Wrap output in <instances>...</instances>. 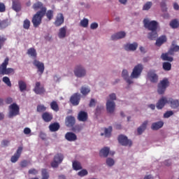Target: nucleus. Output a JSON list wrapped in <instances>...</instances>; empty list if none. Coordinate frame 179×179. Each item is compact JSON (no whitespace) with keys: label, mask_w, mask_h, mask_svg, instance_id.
<instances>
[{"label":"nucleus","mask_w":179,"mask_h":179,"mask_svg":"<svg viewBox=\"0 0 179 179\" xmlns=\"http://www.w3.org/2000/svg\"><path fill=\"white\" fill-rule=\"evenodd\" d=\"M142 71H143V65L138 64L133 69V71L131 73V77H129L127 70L122 71V76L124 79V80H126L128 85H132V83H134L132 79H138V78H139V76L141 75Z\"/></svg>","instance_id":"nucleus-1"},{"label":"nucleus","mask_w":179,"mask_h":179,"mask_svg":"<svg viewBox=\"0 0 179 179\" xmlns=\"http://www.w3.org/2000/svg\"><path fill=\"white\" fill-rule=\"evenodd\" d=\"M143 24L144 27L150 31L148 34V38H149V40H156L159 36V34H157L159 23L155 20L150 21L148 19H144Z\"/></svg>","instance_id":"nucleus-2"},{"label":"nucleus","mask_w":179,"mask_h":179,"mask_svg":"<svg viewBox=\"0 0 179 179\" xmlns=\"http://www.w3.org/2000/svg\"><path fill=\"white\" fill-rule=\"evenodd\" d=\"M8 65H9V57H6L0 65V75H10V73H15V69L7 68Z\"/></svg>","instance_id":"nucleus-3"},{"label":"nucleus","mask_w":179,"mask_h":179,"mask_svg":"<svg viewBox=\"0 0 179 179\" xmlns=\"http://www.w3.org/2000/svg\"><path fill=\"white\" fill-rule=\"evenodd\" d=\"M109 99L106 102V110L110 114H113L115 110V102L114 100H117V96L113 93L109 95Z\"/></svg>","instance_id":"nucleus-4"},{"label":"nucleus","mask_w":179,"mask_h":179,"mask_svg":"<svg viewBox=\"0 0 179 179\" xmlns=\"http://www.w3.org/2000/svg\"><path fill=\"white\" fill-rule=\"evenodd\" d=\"M178 51L179 46L175 45L173 48H171L167 53H162L161 58L163 61H169V62H173V57H169V55H174V53Z\"/></svg>","instance_id":"nucleus-5"},{"label":"nucleus","mask_w":179,"mask_h":179,"mask_svg":"<svg viewBox=\"0 0 179 179\" xmlns=\"http://www.w3.org/2000/svg\"><path fill=\"white\" fill-rule=\"evenodd\" d=\"M44 16H45V14H43L42 12H36V13L33 16L31 20L34 27L37 28L40 24H41V22Z\"/></svg>","instance_id":"nucleus-6"},{"label":"nucleus","mask_w":179,"mask_h":179,"mask_svg":"<svg viewBox=\"0 0 179 179\" xmlns=\"http://www.w3.org/2000/svg\"><path fill=\"white\" fill-rule=\"evenodd\" d=\"M64 154L62 153H57L55 155L54 158H53V161L51 162V166L53 169H57V167H58V166H59V164H61V163H62V162H64Z\"/></svg>","instance_id":"nucleus-7"},{"label":"nucleus","mask_w":179,"mask_h":179,"mask_svg":"<svg viewBox=\"0 0 179 179\" xmlns=\"http://www.w3.org/2000/svg\"><path fill=\"white\" fill-rule=\"evenodd\" d=\"M20 108L19 106L16 103H13L9 106V113L8 117L10 118H13V117H16V115H19L20 114Z\"/></svg>","instance_id":"nucleus-8"},{"label":"nucleus","mask_w":179,"mask_h":179,"mask_svg":"<svg viewBox=\"0 0 179 179\" xmlns=\"http://www.w3.org/2000/svg\"><path fill=\"white\" fill-rule=\"evenodd\" d=\"M169 79L167 78H164L160 81V83L158 84L157 90L159 94H164V92H166V89L169 87Z\"/></svg>","instance_id":"nucleus-9"},{"label":"nucleus","mask_w":179,"mask_h":179,"mask_svg":"<svg viewBox=\"0 0 179 179\" xmlns=\"http://www.w3.org/2000/svg\"><path fill=\"white\" fill-rule=\"evenodd\" d=\"M74 75L77 78H83V76H86V70L82 65H78L74 69Z\"/></svg>","instance_id":"nucleus-10"},{"label":"nucleus","mask_w":179,"mask_h":179,"mask_svg":"<svg viewBox=\"0 0 179 179\" xmlns=\"http://www.w3.org/2000/svg\"><path fill=\"white\" fill-rule=\"evenodd\" d=\"M117 140L119 143H120V145H122V146H132V141L128 139V137H127V136L121 134L118 136Z\"/></svg>","instance_id":"nucleus-11"},{"label":"nucleus","mask_w":179,"mask_h":179,"mask_svg":"<svg viewBox=\"0 0 179 179\" xmlns=\"http://www.w3.org/2000/svg\"><path fill=\"white\" fill-rule=\"evenodd\" d=\"M34 10H38L37 12H42V13L45 14L47 12V8L44 6V4L41 1H37L34 3L32 6ZM40 9V10H39Z\"/></svg>","instance_id":"nucleus-12"},{"label":"nucleus","mask_w":179,"mask_h":179,"mask_svg":"<svg viewBox=\"0 0 179 179\" xmlns=\"http://www.w3.org/2000/svg\"><path fill=\"white\" fill-rule=\"evenodd\" d=\"M147 78L152 83H157L159 80V76L155 70H150L147 73Z\"/></svg>","instance_id":"nucleus-13"},{"label":"nucleus","mask_w":179,"mask_h":179,"mask_svg":"<svg viewBox=\"0 0 179 179\" xmlns=\"http://www.w3.org/2000/svg\"><path fill=\"white\" fill-rule=\"evenodd\" d=\"M33 65H34V66L37 68L38 73H39L40 75H43V73H44V69H45L44 63L41 62L37 59H34L33 62Z\"/></svg>","instance_id":"nucleus-14"},{"label":"nucleus","mask_w":179,"mask_h":179,"mask_svg":"<svg viewBox=\"0 0 179 179\" xmlns=\"http://www.w3.org/2000/svg\"><path fill=\"white\" fill-rule=\"evenodd\" d=\"M64 20H65V18L64 17V14L58 13L56 16L54 24L55 26H56V27H59V26H62V24H64Z\"/></svg>","instance_id":"nucleus-15"},{"label":"nucleus","mask_w":179,"mask_h":179,"mask_svg":"<svg viewBox=\"0 0 179 179\" xmlns=\"http://www.w3.org/2000/svg\"><path fill=\"white\" fill-rule=\"evenodd\" d=\"M70 102L73 106H79L80 103V95L79 93L73 94L70 98Z\"/></svg>","instance_id":"nucleus-16"},{"label":"nucleus","mask_w":179,"mask_h":179,"mask_svg":"<svg viewBox=\"0 0 179 179\" xmlns=\"http://www.w3.org/2000/svg\"><path fill=\"white\" fill-rule=\"evenodd\" d=\"M22 152H23V147H19L16 151V152L11 157L10 162L11 163H16L19 160L20 155H22Z\"/></svg>","instance_id":"nucleus-17"},{"label":"nucleus","mask_w":179,"mask_h":179,"mask_svg":"<svg viewBox=\"0 0 179 179\" xmlns=\"http://www.w3.org/2000/svg\"><path fill=\"white\" fill-rule=\"evenodd\" d=\"M40 86H41V83L40 82H36L33 90L36 94H44V93H45V89H44V87Z\"/></svg>","instance_id":"nucleus-18"},{"label":"nucleus","mask_w":179,"mask_h":179,"mask_svg":"<svg viewBox=\"0 0 179 179\" xmlns=\"http://www.w3.org/2000/svg\"><path fill=\"white\" fill-rule=\"evenodd\" d=\"M169 103V101L167 99V98H166L165 96H163L162 99H160L158 102L156 104V107L157 108V110H162L164 106H166V104H167Z\"/></svg>","instance_id":"nucleus-19"},{"label":"nucleus","mask_w":179,"mask_h":179,"mask_svg":"<svg viewBox=\"0 0 179 179\" xmlns=\"http://www.w3.org/2000/svg\"><path fill=\"white\" fill-rule=\"evenodd\" d=\"M76 122V120L75 119V117L69 115L66 117L65 124L66 127H73Z\"/></svg>","instance_id":"nucleus-20"},{"label":"nucleus","mask_w":179,"mask_h":179,"mask_svg":"<svg viewBox=\"0 0 179 179\" xmlns=\"http://www.w3.org/2000/svg\"><path fill=\"white\" fill-rule=\"evenodd\" d=\"M127 36V34L124 31H120L116 34H114L111 36V40L115 41L117 40H120L121 38H124Z\"/></svg>","instance_id":"nucleus-21"},{"label":"nucleus","mask_w":179,"mask_h":179,"mask_svg":"<svg viewBox=\"0 0 179 179\" xmlns=\"http://www.w3.org/2000/svg\"><path fill=\"white\" fill-rule=\"evenodd\" d=\"M65 139H66V141H69V142H75V141L78 139V136L74 133L67 132L65 134Z\"/></svg>","instance_id":"nucleus-22"},{"label":"nucleus","mask_w":179,"mask_h":179,"mask_svg":"<svg viewBox=\"0 0 179 179\" xmlns=\"http://www.w3.org/2000/svg\"><path fill=\"white\" fill-rule=\"evenodd\" d=\"M12 8L15 12H20L22 10V4L19 0H13Z\"/></svg>","instance_id":"nucleus-23"},{"label":"nucleus","mask_w":179,"mask_h":179,"mask_svg":"<svg viewBox=\"0 0 179 179\" xmlns=\"http://www.w3.org/2000/svg\"><path fill=\"white\" fill-rule=\"evenodd\" d=\"M52 115L48 112H44L42 114V120H43L45 122H51V121H52Z\"/></svg>","instance_id":"nucleus-24"},{"label":"nucleus","mask_w":179,"mask_h":179,"mask_svg":"<svg viewBox=\"0 0 179 179\" xmlns=\"http://www.w3.org/2000/svg\"><path fill=\"white\" fill-rule=\"evenodd\" d=\"M78 120L82 122L87 121V113L83 110L80 111L78 115Z\"/></svg>","instance_id":"nucleus-25"},{"label":"nucleus","mask_w":179,"mask_h":179,"mask_svg":"<svg viewBox=\"0 0 179 179\" xmlns=\"http://www.w3.org/2000/svg\"><path fill=\"white\" fill-rule=\"evenodd\" d=\"M163 125H164V122H163V121L154 122L151 125V129H152V131H157L160 129V128H163Z\"/></svg>","instance_id":"nucleus-26"},{"label":"nucleus","mask_w":179,"mask_h":179,"mask_svg":"<svg viewBox=\"0 0 179 179\" xmlns=\"http://www.w3.org/2000/svg\"><path fill=\"white\" fill-rule=\"evenodd\" d=\"M148 123V120L144 121L143 124L137 129L138 135H142V134H143V132L146 130Z\"/></svg>","instance_id":"nucleus-27"},{"label":"nucleus","mask_w":179,"mask_h":179,"mask_svg":"<svg viewBox=\"0 0 179 179\" xmlns=\"http://www.w3.org/2000/svg\"><path fill=\"white\" fill-rule=\"evenodd\" d=\"M59 128H61V126L59 125V123H58V122L51 123L49 125V129H50V132H57V131L59 130Z\"/></svg>","instance_id":"nucleus-28"},{"label":"nucleus","mask_w":179,"mask_h":179,"mask_svg":"<svg viewBox=\"0 0 179 179\" xmlns=\"http://www.w3.org/2000/svg\"><path fill=\"white\" fill-rule=\"evenodd\" d=\"M171 104V108H178L179 107V101L178 99H173L169 98L168 99V104Z\"/></svg>","instance_id":"nucleus-29"},{"label":"nucleus","mask_w":179,"mask_h":179,"mask_svg":"<svg viewBox=\"0 0 179 179\" xmlns=\"http://www.w3.org/2000/svg\"><path fill=\"white\" fill-rule=\"evenodd\" d=\"M110 153V148L104 147L99 152V156L101 157H107Z\"/></svg>","instance_id":"nucleus-30"},{"label":"nucleus","mask_w":179,"mask_h":179,"mask_svg":"<svg viewBox=\"0 0 179 179\" xmlns=\"http://www.w3.org/2000/svg\"><path fill=\"white\" fill-rule=\"evenodd\" d=\"M58 37L59 38H65L66 37V27H63L59 29Z\"/></svg>","instance_id":"nucleus-31"},{"label":"nucleus","mask_w":179,"mask_h":179,"mask_svg":"<svg viewBox=\"0 0 179 179\" xmlns=\"http://www.w3.org/2000/svg\"><path fill=\"white\" fill-rule=\"evenodd\" d=\"M167 41V37L165 35H162L159 36L156 41L157 45H162V44H164Z\"/></svg>","instance_id":"nucleus-32"},{"label":"nucleus","mask_w":179,"mask_h":179,"mask_svg":"<svg viewBox=\"0 0 179 179\" xmlns=\"http://www.w3.org/2000/svg\"><path fill=\"white\" fill-rule=\"evenodd\" d=\"M27 54L29 55V57H31L34 58V59H36L37 58V52L36 51V49L31 48L27 50Z\"/></svg>","instance_id":"nucleus-33"},{"label":"nucleus","mask_w":179,"mask_h":179,"mask_svg":"<svg viewBox=\"0 0 179 179\" xmlns=\"http://www.w3.org/2000/svg\"><path fill=\"white\" fill-rule=\"evenodd\" d=\"M18 86L20 92H24L27 89V84L23 80L18 81Z\"/></svg>","instance_id":"nucleus-34"},{"label":"nucleus","mask_w":179,"mask_h":179,"mask_svg":"<svg viewBox=\"0 0 179 179\" xmlns=\"http://www.w3.org/2000/svg\"><path fill=\"white\" fill-rule=\"evenodd\" d=\"M73 169L76 171L82 170V164H80V162H79L78 161H74V162H73Z\"/></svg>","instance_id":"nucleus-35"},{"label":"nucleus","mask_w":179,"mask_h":179,"mask_svg":"<svg viewBox=\"0 0 179 179\" xmlns=\"http://www.w3.org/2000/svg\"><path fill=\"white\" fill-rule=\"evenodd\" d=\"M80 93L83 96H87L90 93V88L87 87H81Z\"/></svg>","instance_id":"nucleus-36"},{"label":"nucleus","mask_w":179,"mask_h":179,"mask_svg":"<svg viewBox=\"0 0 179 179\" xmlns=\"http://www.w3.org/2000/svg\"><path fill=\"white\" fill-rule=\"evenodd\" d=\"M50 107L53 111H59V107L58 106V103L55 101H52L50 103Z\"/></svg>","instance_id":"nucleus-37"},{"label":"nucleus","mask_w":179,"mask_h":179,"mask_svg":"<svg viewBox=\"0 0 179 179\" xmlns=\"http://www.w3.org/2000/svg\"><path fill=\"white\" fill-rule=\"evenodd\" d=\"M45 15L49 21L52 20V18L54 17V10H48V11H46Z\"/></svg>","instance_id":"nucleus-38"},{"label":"nucleus","mask_w":179,"mask_h":179,"mask_svg":"<svg viewBox=\"0 0 179 179\" xmlns=\"http://www.w3.org/2000/svg\"><path fill=\"white\" fill-rule=\"evenodd\" d=\"M170 26L172 29H177L179 27V22L177 19H174L170 22Z\"/></svg>","instance_id":"nucleus-39"},{"label":"nucleus","mask_w":179,"mask_h":179,"mask_svg":"<svg viewBox=\"0 0 179 179\" xmlns=\"http://www.w3.org/2000/svg\"><path fill=\"white\" fill-rule=\"evenodd\" d=\"M111 132H113V127L110 126L108 128H105V136L110 138L111 136Z\"/></svg>","instance_id":"nucleus-40"},{"label":"nucleus","mask_w":179,"mask_h":179,"mask_svg":"<svg viewBox=\"0 0 179 179\" xmlns=\"http://www.w3.org/2000/svg\"><path fill=\"white\" fill-rule=\"evenodd\" d=\"M162 67L164 71H171V64L170 62H164Z\"/></svg>","instance_id":"nucleus-41"},{"label":"nucleus","mask_w":179,"mask_h":179,"mask_svg":"<svg viewBox=\"0 0 179 179\" xmlns=\"http://www.w3.org/2000/svg\"><path fill=\"white\" fill-rule=\"evenodd\" d=\"M41 173H42V179L50 178V174L47 171V169H42Z\"/></svg>","instance_id":"nucleus-42"},{"label":"nucleus","mask_w":179,"mask_h":179,"mask_svg":"<svg viewBox=\"0 0 179 179\" xmlns=\"http://www.w3.org/2000/svg\"><path fill=\"white\" fill-rule=\"evenodd\" d=\"M23 28L25 29V30H29L30 29V20L29 19L24 20Z\"/></svg>","instance_id":"nucleus-43"},{"label":"nucleus","mask_w":179,"mask_h":179,"mask_svg":"<svg viewBox=\"0 0 179 179\" xmlns=\"http://www.w3.org/2000/svg\"><path fill=\"white\" fill-rule=\"evenodd\" d=\"M81 27H87L89 26V20L84 18L80 22Z\"/></svg>","instance_id":"nucleus-44"},{"label":"nucleus","mask_w":179,"mask_h":179,"mask_svg":"<svg viewBox=\"0 0 179 179\" xmlns=\"http://www.w3.org/2000/svg\"><path fill=\"white\" fill-rule=\"evenodd\" d=\"M137 45H125L124 50L126 51H135L137 48Z\"/></svg>","instance_id":"nucleus-45"},{"label":"nucleus","mask_w":179,"mask_h":179,"mask_svg":"<svg viewBox=\"0 0 179 179\" xmlns=\"http://www.w3.org/2000/svg\"><path fill=\"white\" fill-rule=\"evenodd\" d=\"M38 113H44L47 110V107L44 105H38L36 108Z\"/></svg>","instance_id":"nucleus-46"},{"label":"nucleus","mask_w":179,"mask_h":179,"mask_svg":"<svg viewBox=\"0 0 179 179\" xmlns=\"http://www.w3.org/2000/svg\"><path fill=\"white\" fill-rule=\"evenodd\" d=\"M2 81L7 85L9 87L12 86V83H10V79H9V77H3L2 79Z\"/></svg>","instance_id":"nucleus-47"},{"label":"nucleus","mask_w":179,"mask_h":179,"mask_svg":"<svg viewBox=\"0 0 179 179\" xmlns=\"http://www.w3.org/2000/svg\"><path fill=\"white\" fill-rule=\"evenodd\" d=\"M152 2L151 1H148L147 3H145L143 7V10H149V9H150V8H152Z\"/></svg>","instance_id":"nucleus-48"},{"label":"nucleus","mask_w":179,"mask_h":179,"mask_svg":"<svg viewBox=\"0 0 179 179\" xmlns=\"http://www.w3.org/2000/svg\"><path fill=\"white\" fill-rule=\"evenodd\" d=\"M115 164V162L112 158H108L106 159V164L108 166V167H113L114 164Z\"/></svg>","instance_id":"nucleus-49"},{"label":"nucleus","mask_w":179,"mask_h":179,"mask_svg":"<svg viewBox=\"0 0 179 179\" xmlns=\"http://www.w3.org/2000/svg\"><path fill=\"white\" fill-rule=\"evenodd\" d=\"M29 164H30V162L26 160V159H24L22 160L20 164V167H22V169H24L26 167H27V166H29Z\"/></svg>","instance_id":"nucleus-50"},{"label":"nucleus","mask_w":179,"mask_h":179,"mask_svg":"<svg viewBox=\"0 0 179 179\" xmlns=\"http://www.w3.org/2000/svg\"><path fill=\"white\" fill-rule=\"evenodd\" d=\"M8 27V22L6 20L0 21V30Z\"/></svg>","instance_id":"nucleus-51"},{"label":"nucleus","mask_w":179,"mask_h":179,"mask_svg":"<svg viewBox=\"0 0 179 179\" xmlns=\"http://www.w3.org/2000/svg\"><path fill=\"white\" fill-rule=\"evenodd\" d=\"M82 129H83V127H82V125H80V124H76L73 128V131H74V132H80V131H82Z\"/></svg>","instance_id":"nucleus-52"},{"label":"nucleus","mask_w":179,"mask_h":179,"mask_svg":"<svg viewBox=\"0 0 179 179\" xmlns=\"http://www.w3.org/2000/svg\"><path fill=\"white\" fill-rule=\"evenodd\" d=\"M160 6L162 12H167V4L165 3V1L161 2Z\"/></svg>","instance_id":"nucleus-53"},{"label":"nucleus","mask_w":179,"mask_h":179,"mask_svg":"<svg viewBox=\"0 0 179 179\" xmlns=\"http://www.w3.org/2000/svg\"><path fill=\"white\" fill-rule=\"evenodd\" d=\"M87 174H88V172H87V170L86 169H83L78 173V175L80 177H85V176H87Z\"/></svg>","instance_id":"nucleus-54"},{"label":"nucleus","mask_w":179,"mask_h":179,"mask_svg":"<svg viewBox=\"0 0 179 179\" xmlns=\"http://www.w3.org/2000/svg\"><path fill=\"white\" fill-rule=\"evenodd\" d=\"M174 115V113L173 112V110L166 111L164 114V118H170V117H171V115Z\"/></svg>","instance_id":"nucleus-55"},{"label":"nucleus","mask_w":179,"mask_h":179,"mask_svg":"<svg viewBox=\"0 0 179 179\" xmlns=\"http://www.w3.org/2000/svg\"><path fill=\"white\" fill-rule=\"evenodd\" d=\"M29 174H32L33 176H36V174H38V171L36 169H31L28 171Z\"/></svg>","instance_id":"nucleus-56"},{"label":"nucleus","mask_w":179,"mask_h":179,"mask_svg":"<svg viewBox=\"0 0 179 179\" xmlns=\"http://www.w3.org/2000/svg\"><path fill=\"white\" fill-rule=\"evenodd\" d=\"M39 138H41L42 141H45V139H47V134L43 131H41L39 134Z\"/></svg>","instance_id":"nucleus-57"},{"label":"nucleus","mask_w":179,"mask_h":179,"mask_svg":"<svg viewBox=\"0 0 179 179\" xmlns=\"http://www.w3.org/2000/svg\"><path fill=\"white\" fill-rule=\"evenodd\" d=\"M6 10V6H5V4L3 3H0V13H3Z\"/></svg>","instance_id":"nucleus-58"},{"label":"nucleus","mask_w":179,"mask_h":179,"mask_svg":"<svg viewBox=\"0 0 179 179\" xmlns=\"http://www.w3.org/2000/svg\"><path fill=\"white\" fill-rule=\"evenodd\" d=\"M97 27H99V24H97L96 22H93L90 25V29L92 30H96V29H97Z\"/></svg>","instance_id":"nucleus-59"},{"label":"nucleus","mask_w":179,"mask_h":179,"mask_svg":"<svg viewBox=\"0 0 179 179\" xmlns=\"http://www.w3.org/2000/svg\"><path fill=\"white\" fill-rule=\"evenodd\" d=\"M24 134L25 135H29V134H31V129L29 127H26L24 129Z\"/></svg>","instance_id":"nucleus-60"},{"label":"nucleus","mask_w":179,"mask_h":179,"mask_svg":"<svg viewBox=\"0 0 179 179\" xmlns=\"http://www.w3.org/2000/svg\"><path fill=\"white\" fill-rule=\"evenodd\" d=\"M5 41H6V38L5 36H0V45L5 44Z\"/></svg>","instance_id":"nucleus-61"},{"label":"nucleus","mask_w":179,"mask_h":179,"mask_svg":"<svg viewBox=\"0 0 179 179\" xmlns=\"http://www.w3.org/2000/svg\"><path fill=\"white\" fill-rule=\"evenodd\" d=\"M89 106L90 107H94V106H96V101L94 100V99H92L90 100Z\"/></svg>","instance_id":"nucleus-62"},{"label":"nucleus","mask_w":179,"mask_h":179,"mask_svg":"<svg viewBox=\"0 0 179 179\" xmlns=\"http://www.w3.org/2000/svg\"><path fill=\"white\" fill-rule=\"evenodd\" d=\"M101 110H103V107L101 106H97L96 108L95 114L97 115V114H100Z\"/></svg>","instance_id":"nucleus-63"},{"label":"nucleus","mask_w":179,"mask_h":179,"mask_svg":"<svg viewBox=\"0 0 179 179\" xmlns=\"http://www.w3.org/2000/svg\"><path fill=\"white\" fill-rule=\"evenodd\" d=\"M13 101V99L10 97H8L6 99V104H10Z\"/></svg>","instance_id":"nucleus-64"}]
</instances>
